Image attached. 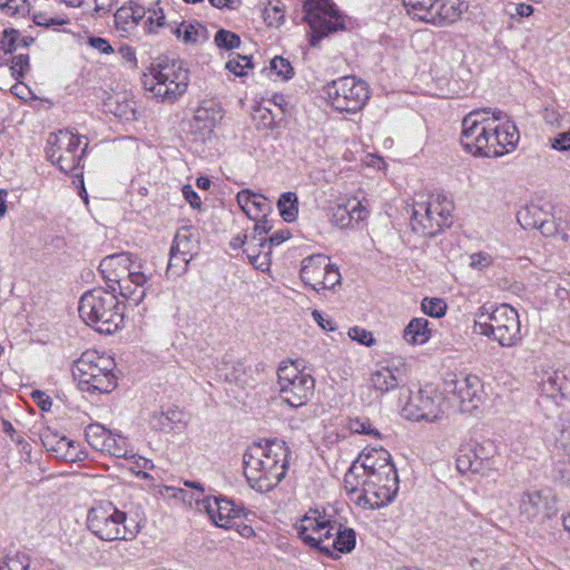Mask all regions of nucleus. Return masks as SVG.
Returning a JSON list of instances; mask_svg holds the SVG:
<instances>
[{
    "instance_id": "obj_49",
    "label": "nucleus",
    "mask_w": 570,
    "mask_h": 570,
    "mask_svg": "<svg viewBox=\"0 0 570 570\" xmlns=\"http://www.w3.org/2000/svg\"><path fill=\"white\" fill-rule=\"evenodd\" d=\"M562 112L559 107L548 106L542 111V118L547 126L551 129H559L562 127Z\"/></svg>"
},
{
    "instance_id": "obj_28",
    "label": "nucleus",
    "mask_w": 570,
    "mask_h": 570,
    "mask_svg": "<svg viewBox=\"0 0 570 570\" xmlns=\"http://www.w3.org/2000/svg\"><path fill=\"white\" fill-rule=\"evenodd\" d=\"M173 33L187 46H197L208 40L207 28L198 21H183L173 28Z\"/></svg>"
},
{
    "instance_id": "obj_43",
    "label": "nucleus",
    "mask_w": 570,
    "mask_h": 570,
    "mask_svg": "<svg viewBox=\"0 0 570 570\" xmlns=\"http://www.w3.org/2000/svg\"><path fill=\"white\" fill-rule=\"evenodd\" d=\"M422 311L432 317H442L446 312V303L441 298H429L425 297L421 303Z\"/></svg>"
},
{
    "instance_id": "obj_47",
    "label": "nucleus",
    "mask_w": 570,
    "mask_h": 570,
    "mask_svg": "<svg viewBox=\"0 0 570 570\" xmlns=\"http://www.w3.org/2000/svg\"><path fill=\"white\" fill-rule=\"evenodd\" d=\"M256 223L253 228L252 237H255L256 240H259L261 248L265 249L267 247V237L266 234L271 230L272 226L266 217L254 219Z\"/></svg>"
},
{
    "instance_id": "obj_34",
    "label": "nucleus",
    "mask_w": 570,
    "mask_h": 570,
    "mask_svg": "<svg viewBox=\"0 0 570 570\" xmlns=\"http://www.w3.org/2000/svg\"><path fill=\"white\" fill-rule=\"evenodd\" d=\"M371 384L381 393L389 392L399 385V379L390 367H381L371 374Z\"/></svg>"
},
{
    "instance_id": "obj_56",
    "label": "nucleus",
    "mask_w": 570,
    "mask_h": 570,
    "mask_svg": "<svg viewBox=\"0 0 570 570\" xmlns=\"http://www.w3.org/2000/svg\"><path fill=\"white\" fill-rule=\"evenodd\" d=\"M29 67V57L27 55H17L11 60L12 75L22 77Z\"/></svg>"
},
{
    "instance_id": "obj_44",
    "label": "nucleus",
    "mask_w": 570,
    "mask_h": 570,
    "mask_svg": "<svg viewBox=\"0 0 570 570\" xmlns=\"http://www.w3.org/2000/svg\"><path fill=\"white\" fill-rule=\"evenodd\" d=\"M264 20L271 27H279L284 22V6L279 1L269 3L264 10Z\"/></svg>"
},
{
    "instance_id": "obj_9",
    "label": "nucleus",
    "mask_w": 570,
    "mask_h": 570,
    "mask_svg": "<svg viewBox=\"0 0 570 570\" xmlns=\"http://www.w3.org/2000/svg\"><path fill=\"white\" fill-rule=\"evenodd\" d=\"M490 110H474L462 120L461 144L474 156L498 157L502 149L494 146Z\"/></svg>"
},
{
    "instance_id": "obj_63",
    "label": "nucleus",
    "mask_w": 570,
    "mask_h": 570,
    "mask_svg": "<svg viewBox=\"0 0 570 570\" xmlns=\"http://www.w3.org/2000/svg\"><path fill=\"white\" fill-rule=\"evenodd\" d=\"M540 229L541 234L544 236H552L556 233V226L553 222L541 219L535 227Z\"/></svg>"
},
{
    "instance_id": "obj_17",
    "label": "nucleus",
    "mask_w": 570,
    "mask_h": 570,
    "mask_svg": "<svg viewBox=\"0 0 570 570\" xmlns=\"http://www.w3.org/2000/svg\"><path fill=\"white\" fill-rule=\"evenodd\" d=\"M304 19L312 30L311 45L315 47L323 37L342 28L343 24L333 21L337 17L335 4L330 0H306L304 2Z\"/></svg>"
},
{
    "instance_id": "obj_46",
    "label": "nucleus",
    "mask_w": 570,
    "mask_h": 570,
    "mask_svg": "<svg viewBox=\"0 0 570 570\" xmlns=\"http://www.w3.org/2000/svg\"><path fill=\"white\" fill-rule=\"evenodd\" d=\"M541 212L538 207H525L518 214V222L524 229L535 228L540 219H537L535 216L540 215Z\"/></svg>"
},
{
    "instance_id": "obj_4",
    "label": "nucleus",
    "mask_w": 570,
    "mask_h": 570,
    "mask_svg": "<svg viewBox=\"0 0 570 570\" xmlns=\"http://www.w3.org/2000/svg\"><path fill=\"white\" fill-rule=\"evenodd\" d=\"M78 311L83 322L101 334H114L124 324L121 303L112 291L95 288L86 292Z\"/></svg>"
},
{
    "instance_id": "obj_8",
    "label": "nucleus",
    "mask_w": 570,
    "mask_h": 570,
    "mask_svg": "<svg viewBox=\"0 0 570 570\" xmlns=\"http://www.w3.org/2000/svg\"><path fill=\"white\" fill-rule=\"evenodd\" d=\"M88 147L86 137L67 129L51 132L47 139V159L60 171L80 176V164Z\"/></svg>"
},
{
    "instance_id": "obj_32",
    "label": "nucleus",
    "mask_w": 570,
    "mask_h": 570,
    "mask_svg": "<svg viewBox=\"0 0 570 570\" xmlns=\"http://www.w3.org/2000/svg\"><path fill=\"white\" fill-rule=\"evenodd\" d=\"M244 253L255 268L261 271L268 269L271 265L269 247H266L265 249L261 248L259 240H256L255 237H248Z\"/></svg>"
},
{
    "instance_id": "obj_5",
    "label": "nucleus",
    "mask_w": 570,
    "mask_h": 570,
    "mask_svg": "<svg viewBox=\"0 0 570 570\" xmlns=\"http://www.w3.org/2000/svg\"><path fill=\"white\" fill-rule=\"evenodd\" d=\"M115 367L116 364L109 355L86 351L73 363L72 376L82 391L109 393L117 386Z\"/></svg>"
},
{
    "instance_id": "obj_15",
    "label": "nucleus",
    "mask_w": 570,
    "mask_h": 570,
    "mask_svg": "<svg viewBox=\"0 0 570 570\" xmlns=\"http://www.w3.org/2000/svg\"><path fill=\"white\" fill-rule=\"evenodd\" d=\"M301 278L314 291L332 289L341 283L338 267L331 263L330 257L322 254L311 255L303 259Z\"/></svg>"
},
{
    "instance_id": "obj_12",
    "label": "nucleus",
    "mask_w": 570,
    "mask_h": 570,
    "mask_svg": "<svg viewBox=\"0 0 570 570\" xmlns=\"http://www.w3.org/2000/svg\"><path fill=\"white\" fill-rule=\"evenodd\" d=\"M126 514L111 503L97 505L88 511L87 527L89 531L104 541L130 540L135 531L125 524Z\"/></svg>"
},
{
    "instance_id": "obj_55",
    "label": "nucleus",
    "mask_w": 570,
    "mask_h": 570,
    "mask_svg": "<svg viewBox=\"0 0 570 570\" xmlns=\"http://www.w3.org/2000/svg\"><path fill=\"white\" fill-rule=\"evenodd\" d=\"M95 3V7L92 9V12L90 13L94 18H102L107 16L115 4L117 3V0H92Z\"/></svg>"
},
{
    "instance_id": "obj_36",
    "label": "nucleus",
    "mask_w": 570,
    "mask_h": 570,
    "mask_svg": "<svg viewBox=\"0 0 570 570\" xmlns=\"http://www.w3.org/2000/svg\"><path fill=\"white\" fill-rule=\"evenodd\" d=\"M438 0H403L409 14L414 19L429 22L432 12L435 10L434 4Z\"/></svg>"
},
{
    "instance_id": "obj_54",
    "label": "nucleus",
    "mask_w": 570,
    "mask_h": 570,
    "mask_svg": "<svg viewBox=\"0 0 570 570\" xmlns=\"http://www.w3.org/2000/svg\"><path fill=\"white\" fill-rule=\"evenodd\" d=\"M348 336L365 346H371L374 343L372 333L357 326L348 330Z\"/></svg>"
},
{
    "instance_id": "obj_45",
    "label": "nucleus",
    "mask_w": 570,
    "mask_h": 570,
    "mask_svg": "<svg viewBox=\"0 0 570 570\" xmlns=\"http://www.w3.org/2000/svg\"><path fill=\"white\" fill-rule=\"evenodd\" d=\"M215 43L219 48L230 50L239 47L240 39L236 33L220 29L215 35Z\"/></svg>"
},
{
    "instance_id": "obj_7",
    "label": "nucleus",
    "mask_w": 570,
    "mask_h": 570,
    "mask_svg": "<svg viewBox=\"0 0 570 570\" xmlns=\"http://www.w3.org/2000/svg\"><path fill=\"white\" fill-rule=\"evenodd\" d=\"M188 82V70L176 60L158 62L142 78L145 90L167 102L176 101L186 91Z\"/></svg>"
},
{
    "instance_id": "obj_64",
    "label": "nucleus",
    "mask_w": 570,
    "mask_h": 570,
    "mask_svg": "<svg viewBox=\"0 0 570 570\" xmlns=\"http://www.w3.org/2000/svg\"><path fill=\"white\" fill-rule=\"evenodd\" d=\"M257 114L259 115L264 127L268 128V127L273 126L274 117L268 109L259 108V109H257Z\"/></svg>"
},
{
    "instance_id": "obj_35",
    "label": "nucleus",
    "mask_w": 570,
    "mask_h": 570,
    "mask_svg": "<svg viewBox=\"0 0 570 570\" xmlns=\"http://www.w3.org/2000/svg\"><path fill=\"white\" fill-rule=\"evenodd\" d=\"M85 435L92 449L105 452L111 432L101 424H89L85 430Z\"/></svg>"
},
{
    "instance_id": "obj_22",
    "label": "nucleus",
    "mask_w": 570,
    "mask_h": 570,
    "mask_svg": "<svg viewBox=\"0 0 570 570\" xmlns=\"http://www.w3.org/2000/svg\"><path fill=\"white\" fill-rule=\"evenodd\" d=\"M539 379L540 392L549 399L564 397L570 392V376L563 367H542Z\"/></svg>"
},
{
    "instance_id": "obj_58",
    "label": "nucleus",
    "mask_w": 570,
    "mask_h": 570,
    "mask_svg": "<svg viewBox=\"0 0 570 570\" xmlns=\"http://www.w3.org/2000/svg\"><path fill=\"white\" fill-rule=\"evenodd\" d=\"M183 196L185 200L195 209H199L202 207L200 197L194 190L190 185H184L181 188Z\"/></svg>"
},
{
    "instance_id": "obj_19",
    "label": "nucleus",
    "mask_w": 570,
    "mask_h": 570,
    "mask_svg": "<svg viewBox=\"0 0 570 570\" xmlns=\"http://www.w3.org/2000/svg\"><path fill=\"white\" fill-rule=\"evenodd\" d=\"M519 511L528 520L550 518L557 512V498L550 489H531L521 494Z\"/></svg>"
},
{
    "instance_id": "obj_6",
    "label": "nucleus",
    "mask_w": 570,
    "mask_h": 570,
    "mask_svg": "<svg viewBox=\"0 0 570 570\" xmlns=\"http://www.w3.org/2000/svg\"><path fill=\"white\" fill-rule=\"evenodd\" d=\"M474 331L503 347H512L521 340L519 314L508 304H501L491 312L483 306L476 314Z\"/></svg>"
},
{
    "instance_id": "obj_30",
    "label": "nucleus",
    "mask_w": 570,
    "mask_h": 570,
    "mask_svg": "<svg viewBox=\"0 0 570 570\" xmlns=\"http://www.w3.org/2000/svg\"><path fill=\"white\" fill-rule=\"evenodd\" d=\"M146 10L139 4L122 6L115 12V24L122 31H130L144 19Z\"/></svg>"
},
{
    "instance_id": "obj_20",
    "label": "nucleus",
    "mask_w": 570,
    "mask_h": 570,
    "mask_svg": "<svg viewBox=\"0 0 570 570\" xmlns=\"http://www.w3.org/2000/svg\"><path fill=\"white\" fill-rule=\"evenodd\" d=\"M197 511L206 513L212 522L219 528L228 529L243 510L226 498H205L197 501Z\"/></svg>"
},
{
    "instance_id": "obj_61",
    "label": "nucleus",
    "mask_w": 570,
    "mask_h": 570,
    "mask_svg": "<svg viewBox=\"0 0 570 570\" xmlns=\"http://www.w3.org/2000/svg\"><path fill=\"white\" fill-rule=\"evenodd\" d=\"M31 397L42 411L50 410L52 401L45 392L36 390L31 392Z\"/></svg>"
},
{
    "instance_id": "obj_24",
    "label": "nucleus",
    "mask_w": 570,
    "mask_h": 570,
    "mask_svg": "<svg viewBox=\"0 0 570 570\" xmlns=\"http://www.w3.org/2000/svg\"><path fill=\"white\" fill-rule=\"evenodd\" d=\"M368 209L358 199H348L333 209L332 222L340 228L352 227L354 223L366 219Z\"/></svg>"
},
{
    "instance_id": "obj_27",
    "label": "nucleus",
    "mask_w": 570,
    "mask_h": 570,
    "mask_svg": "<svg viewBox=\"0 0 570 570\" xmlns=\"http://www.w3.org/2000/svg\"><path fill=\"white\" fill-rule=\"evenodd\" d=\"M434 8L429 23L448 24L459 20L463 11L468 9V3L464 0H438Z\"/></svg>"
},
{
    "instance_id": "obj_50",
    "label": "nucleus",
    "mask_w": 570,
    "mask_h": 570,
    "mask_svg": "<svg viewBox=\"0 0 570 570\" xmlns=\"http://www.w3.org/2000/svg\"><path fill=\"white\" fill-rule=\"evenodd\" d=\"M4 560L10 570H28L30 567V558L23 552L7 556Z\"/></svg>"
},
{
    "instance_id": "obj_29",
    "label": "nucleus",
    "mask_w": 570,
    "mask_h": 570,
    "mask_svg": "<svg viewBox=\"0 0 570 570\" xmlns=\"http://www.w3.org/2000/svg\"><path fill=\"white\" fill-rule=\"evenodd\" d=\"M236 198L243 212L250 219H257V216L266 217L271 210L268 200L263 195L252 193L250 190L239 191Z\"/></svg>"
},
{
    "instance_id": "obj_51",
    "label": "nucleus",
    "mask_w": 570,
    "mask_h": 570,
    "mask_svg": "<svg viewBox=\"0 0 570 570\" xmlns=\"http://www.w3.org/2000/svg\"><path fill=\"white\" fill-rule=\"evenodd\" d=\"M147 24L150 32L157 31L158 28L165 24V13L158 3L154 8L148 9Z\"/></svg>"
},
{
    "instance_id": "obj_14",
    "label": "nucleus",
    "mask_w": 570,
    "mask_h": 570,
    "mask_svg": "<svg viewBox=\"0 0 570 570\" xmlns=\"http://www.w3.org/2000/svg\"><path fill=\"white\" fill-rule=\"evenodd\" d=\"M446 405L472 413L483 401L482 383L476 375H460L445 383Z\"/></svg>"
},
{
    "instance_id": "obj_23",
    "label": "nucleus",
    "mask_w": 570,
    "mask_h": 570,
    "mask_svg": "<svg viewBox=\"0 0 570 570\" xmlns=\"http://www.w3.org/2000/svg\"><path fill=\"white\" fill-rule=\"evenodd\" d=\"M507 115L501 110L492 112V134L494 146L502 149V155L509 151V148H514L519 141V131L514 124L504 121L501 125H494L497 120L504 119Z\"/></svg>"
},
{
    "instance_id": "obj_40",
    "label": "nucleus",
    "mask_w": 570,
    "mask_h": 570,
    "mask_svg": "<svg viewBox=\"0 0 570 570\" xmlns=\"http://www.w3.org/2000/svg\"><path fill=\"white\" fill-rule=\"evenodd\" d=\"M185 484L196 489L198 491L197 494L190 493L189 491L184 489H176L174 492V498L184 502L188 507H195V509L197 510V501L206 498L204 497V488L196 482H186Z\"/></svg>"
},
{
    "instance_id": "obj_48",
    "label": "nucleus",
    "mask_w": 570,
    "mask_h": 570,
    "mask_svg": "<svg viewBox=\"0 0 570 570\" xmlns=\"http://www.w3.org/2000/svg\"><path fill=\"white\" fill-rule=\"evenodd\" d=\"M271 69L284 80L291 79L294 73L289 61L278 56L272 59Z\"/></svg>"
},
{
    "instance_id": "obj_60",
    "label": "nucleus",
    "mask_w": 570,
    "mask_h": 570,
    "mask_svg": "<svg viewBox=\"0 0 570 570\" xmlns=\"http://www.w3.org/2000/svg\"><path fill=\"white\" fill-rule=\"evenodd\" d=\"M88 45L101 53H111L114 51L109 42L101 37H89Z\"/></svg>"
},
{
    "instance_id": "obj_62",
    "label": "nucleus",
    "mask_w": 570,
    "mask_h": 570,
    "mask_svg": "<svg viewBox=\"0 0 570 570\" xmlns=\"http://www.w3.org/2000/svg\"><path fill=\"white\" fill-rule=\"evenodd\" d=\"M291 236L288 229H281L275 232L272 236L267 238V247H269V253L272 252L273 246H278L287 240Z\"/></svg>"
},
{
    "instance_id": "obj_37",
    "label": "nucleus",
    "mask_w": 570,
    "mask_h": 570,
    "mask_svg": "<svg viewBox=\"0 0 570 570\" xmlns=\"http://www.w3.org/2000/svg\"><path fill=\"white\" fill-rule=\"evenodd\" d=\"M277 207L285 222H294L298 214V200L296 194L292 191L283 193L277 202Z\"/></svg>"
},
{
    "instance_id": "obj_11",
    "label": "nucleus",
    "mask_w": 570,
    "mask_h": 570,
    "mask_svg": "<svg viewBox=\"0 0 570 570\" xmlns=\"http://www.w3.org/2000/svg\"><path fill=\"white\" fill-rule=\"evenodd\" d=\"M324 91L331 106L340 112L355 114L363 109L370 98L366 82L354 76L331 81Z\"/></svg>"
},
{
    "instance_id": "obj_3",
    "label": "nucleus",
    "mask_w": 570,
    "mask_h": 570,
    "mask_svg": "<svg viewBox=\"0 0 570 570\" xmlns=\"http://www.w3.org/2000/svg\"><path fill=\"white\" fill-rule=\"evenodd\" d=\"M99 272L112 292L131 305H139L146 296V285L150 276L142 271L140 259L128 252L106 256L99 264Z\"/></svg>"
},
{
    "instance_id": "obj_21",
    "label": "nucleus",
    "mask_w": 570,
    "mask_h": 570,
    "mask_svg": "<svg viewBox=\"0 0 570 570\" xmlns=\"http://www.w3.org/2000/svg\"><path fill=\"white\" fill-rule=\"evenodd\" d=\"M199 240L196 230L191 226L180 227L176 235L170 248V258L167 266V274L174 273L175 259L178 255L181 256L184 265L193 259L194 255L198 252Z\"/></svg>"
},
{
    "instance_id": "obj_13",
    "label": "nucleus",
    "mask_w": 570,
    "mask_h": 570,
    "mask_svg": "<svg viewBox=\"0 0 570 570\" xmlns=\"http://www.w3.org/2000/svg\"><path fill=\"white\" fill-rule=\"evenodd\" d=\"M277 384L282 400L292 407H299L312 397L314 379L302 372L293 362H283L277 370Z\"/></svg>"
},
{
    "instance_id": "obj_38",
    "label": "nucleus",
    "mask_w": 570,
    "mask_h": 570,
    "mask_svg": "<svg viewBox=\"0 0 570 570\" xmlns=\"http://www.w3.org/2000/svg\"><path fill=\"white\" fill-rule=\"evenodd\" d=\"M106 453L116 458H134L131 450L128 445L127 439L119 434L111 433L108 440V446L105 450Z\"/></svg>"
},
{
    "instance_id": "obj_52",
    "label": "nucleus",
    "mask_w": 570,
    "mask_h": 570,
    "mask_svg": "<svg viewBox=\"0 0 570 570\" xmlns=\"http://www.w3.org/2000/svg\"><path fill=\"white\" fill-rule=\"evenodd\" d=\"M0 6L2 11L9 16L22 14L27 11L28 0H6Z\"/></svg>"
},
{
    "instance_id": "obj_57",
    "label": "nucleus",
    "mask_w": 570,
    "mask_h": 570,
    "mask_svg": "<svg viewBox=\"0 0 570 570\" xmlns=\"http://www.w3.org/2000/svg\"><path fill=\"white\" fill-rule=\"evenodd\" d=\"M33 22L41 27L63 26L68 23L67 19L50 18L46 13L39 12L33 16Z\"/></svg>"
},
{
    "instance_id": "obj_18",
    "label": "nucleus",
    "mask_w": 570,
    "mask_h": 570,
    "mask_svg": "<svg viewBox=\"0 0 570 570\" xmlns=\"http://www.w3.org/2000/svg\"><path fill=\"white\" fill-rule=\"evenodd\" d=\"M332 522L333 520L321 514L318 510H311L294 527L298 538L304 543L324 551L330 538V533H326V530H330Z\"/></svg>"
},
{
    "instance_id": "obj_31",
    "label": "nucleus",
    "mask_w": 570,
    "mask_h": 570,
    "mask_svg": "<svg viewBox=\"0 0 570 570\" xmlns=\"http://www.w3.org/2000/svg\"><path fill=\"white\" fill-rule=\"evenodd\" d=\"M429 322L423 317L413 318L404 328L403 337L412 345H422L430 340Z\"/></svg>"
},
{
    "instance_id": "obj_10",
    "label": "nucleus",
    "mask_w": 570,
    "mask_h": 570,
    "mask_svg": "<svg viewBox=\"0 0 570 570\" xmlns=\"http://www.w3.org/2000/svg\"><path fill=\"white\" fill-rule=\"evenodd\" d=\"M452 203L443 195L429 198L428 202L415 203L411 226L413 232L422 236H434L443 227L451 225Z\"/></svg>"
},
{
    "instance_id": "obj_39",
    "label": "nucleus",
    "mask_w": 570,
    "mask_h": 570,
    "mask_svg": "<svg viewBox=\"0 0 570 570\" xmlns=\"http://www.w3.org/2000/svg\"><path fill=\"white\" fill-rule=\"evenodd\" d=\"M177 411L155 412L150 417V424L155 430L169 432L175 429Z\"/></svg>"
},
{
    "instance_id": "obj_26",
    "label": "nucleus",
    "mask_w": 570,
    "mask_h": 570,
    "mask_svg": "<svg viewBox=\"0 0 570 570\" xmlns=\"http://www.w3.org/2000/svg\"><path fill=\"white\" fill-rule=\"evenodd\" d=\"M492 444L470 443L462 446L460 454L456 458V465L461 472H478L482 469L483 460L488 458V453H484L485 449H491Z\"/></svg>"
},
{
    "instance_id": "obj_25",
    "label": "nucleus",
    "mask_w": 570,
    "mask_h": 570,
    "mask_svg": "<svg viewBox=\"0 0 570 570\" xmlns=\"http://www.w3.org/2000/svg\"><path fill=\"white\" fill-rule=\"evenodd\" d=\"M326 533H330V538L324 549L325 553L330 554L332 553V550L341 553H347L355 548L356 537L355 531L352 528L343 527L342 523L333 520L332 525H330V530H326Z\"/></svg>"
},
{
    "instance_id": "obj_16",
    "label": "nucleus",
    "mask_w": 570,
    "mask_h": 570,
    "mask_svg": "<svg viewBox=\"0 0 570 570\" xmlns=\"http://www.w3.org/2000/svg\"><path fill=\"white\" fill-rule=\"evenodd\" d=\"M449 410L443 396L435 391L420 390L411 393L402 409V414L410 421L435 422Z\"/></svg>"
},
{
    "instance_id": "obj_42",
    "label": "nucleus",
    "mask_w": 570,
    "mask_h": 570,
    "mask_svg": "<svg viewBox=\"0 0 570 570\" xmlns=\"http://www.w3.org/2000/svg\"><path fill=\"white\" fill-rule=\"evenodd\" d=\"M252 68V59L248 56L230 55V58L226 62V69L238 77L245 76L247 73V69Z\"/></svg>"
},
{
    "instance_id": "obj_1",
    "label": "nucleus",
    "mask_w": 570,
    "mask_h": 570,
    "mask_svg": "<svg viewBox=\"0 0 570 570\" xmlns=\"http://www.w3.org/2000/svg\"><path fill=\"white\" fill-rule=\"evenodd\" d=\"M344 488L361 508L374 510L391 503L399 491L391 454L382 446L363 450L345 473Z\"/></svg>"
},
{
    "instance_id": "obj_59",
    "label": "nucleus",
    "mask_w": 570,
    "mask_h": 570,
    "mask_svg": "<svg viewBox=\"0 0 570 570\" xmlns=\"http://www.w3.org/2000/svg\"><path fill=\"white\" fill-rule=\"evenodd\" d=\"M312 317L313 320L318 324V326L327 332H333L336 330V326L332 318L323 315L320 311L314 309L312 311Z\"/></svg>"
},
{
    "instance_id": "obj_33",
    "label": "nucleus",
    "mask_w": 570,
    "mask_h": 570,
    "mask_svg": "<svg viewBox=\"0 0 570 570\" xmlns=\"http://www.w3.org/2000/svg\"><path fill=\"white\" fill-rule=\"evenodd\" d=\"M41 442L48 452H51L56 458L66 459L69 449L72 446V441L66 436H60L57 433L47 430L41 433Z\"/></svg>"
},
{
    "instance_id": "obj_53",
    "label": "nucleus",
    "mask_w": 570,
    "mask_h": 570,
    "mask_svg": "<svg viewBox=\"0 0 570 570\" xmlns=\"http://www.w3.org/2000/svg\"><path fill=\"white\" fill-rule=\"evenodd\" d=\"M492 263V256L484 252L474 253L470 256V266L478 271L488 268Z\"/></svg>"
},
{
    "instance_id": "obj_41",
    "label": "nucleus",
    "mask_w": 570,
    "mask_h": 570,
    "mask_svg": "<svg viewBox=\"0 0 570 570\" xmlns=\"http://www.w3.org/2000/svg\"><path fill=\"white\" fill-rule=\"evenodd\" d=\"M347 428L353 433L380 438L379 430L373 426V424L367 417H350L347 422Z\"/></svg>"
},
{
    "instance_id": "obj_2",
    "label": "nucleus",
    "mask_w": 570,
    "mask_h": 570,
    "mask_svg": "<svg viewBox=\"0 0 570 570\" xmlns=\"http://www.w3.org/2000/svg\"><path fill=\"white\" fill-rule=\"evenodd\" d=\"M288 453L284 441L252 443L243 455L244 475L248 484L259 492L275 488L286 475Z\"/></svg>"
}]
</instances>
